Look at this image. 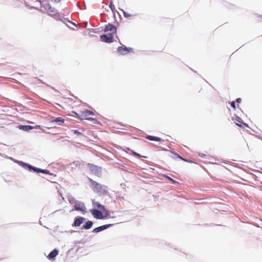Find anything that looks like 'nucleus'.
Listing matches in <instances>:
<instances>
[{
	"label": "nucleus",
	"mask_w": 262,
	"mask_h": 262,
	"mask_svg": "<svg viewBox=\"0 0 262 262\" xmlns=\"http://www.w3.org/2000/svg\"><path fill=\"white\" fill-rule=\"evenodd\" d=\"M118 52L122 55H125L128 52H130L132 51V48H127L125 47V46H119L117 49Z\"/></svg>",
	"instance_id": "9"
},
{
	"label": "nucleus",
	"mask_w": 262,
	"mask_h": 262,
	"mask_svg": "<svg viewBox=\"0 0 262 262\" xmlns=\"http://www.w3.org/2000/svg\"><path fill=\"white\" fill-rule=\"evenodd\" d=\"M128 150H130L132 152V154L134 156H135L136 157H143V158H147L146 156H143L141 155L140 154H138V153L133 151V150L130 149L129 148H128Z\"/></svg>",
	"instance_id": "21"
},
{
	"label": "nucleus",
	"mask_w": 262,
	"mask_h": 262,
	"mask_svg": "<svg viewBox=\"0 0 262 262\" xmlns=\"http://www.w3.org/2000/svg\"><path fill=\"white\" fill-rule=\"evenodd\" d=\"M231 106L233 108H235V103L234 101H233L231 102Z\"/></svg>",
	"instance_id": "29"
},
{
	"label": "nucleus",
	"mask_w": 262,
	"mask_h": 262,
	"mask_svg": "<svg viewBox=\"0 0 262 262\" xmlns=\"http://www.w3.org/2000/svg\"><path fill=\"white\" fill-rule=\"evenodd\" d=\"M85 220V218L81 216H77L75 217L74 223L72 224V226L74 227H79Z\"/></svg>",
	"instance_id": "10"
},
{
	"label": "nucleus",
	"mask_w": 262,
	"mask_h": 262,
	"mask_svg": "<svg viewBox=\"0 0 262 262\" xmlns=\"http://www.w3.org/2000/svg\"><path fill=\"white\" fill-rule=\"evenodd\" d=\"M89 168H90L91 172L97 176L100 177L102 174V169L101 167L97 165H95L93 164L89 163L88 164Z\"/></svg>",
	"instance_id": "4"
},
{
	"label": "nucleus",
	"mask_w": 262,
	"mask_h": 262,
	"mask_svg": "<svg viewBox=\"0 0 262 262\" xmlns=\"http://www.w3.org/2000/svg\"><path fill=\"white\" fill-rule=\"evenodd\" d=\"M232 120H233L235 122H239V123H243V121H242V119L240 117H237V116H235V117H233L232 118Z\"/></svg>",
	"instance_id": "23"
},
{
	"label": "nucleus",
	"mask_w": 262,
	"mask_h": 262,
	"mask_svg": "<svg viewBox=\"0 0 262 262\" xmlns=\"http://www.w3.org/2000/svg\"><path fill=\"white\" fill-rule=\"evenodd\" d=\"M74 209L76 211H80L83 213H85L86 212V207L85 206L84 204L79 201H77L76 202V203L74 205Z\"/></svg>",
	"instance_id": "5"
},
{
	"label": "nucleus",
	"mask_w": 262,
	"mask_h": 262,
	"mask_svg": "<svg viewBox=\"0 0 262 262\" xmlns=\"http://www.w3.org/2000/svg\"><path fill=\"white\" fill-rule=\"evenodd\" d=\"M73 132H74V134L77 136L82 135V134L77 130H73Z\"/></svg>",
	"instance_id": "27"
},
{
	"label": "nucleus",
	"mask_w": 262,
	"mask_h": 262,
	"mask_svg": "<svg viewBox=\"0 0 262 262\" xmlns=\"http://www.w3.org/2000/svg\"><path fill=\"white\" fill-rule=\"evenodd\" d=\"M104 31L105 32L110 31V33H112L114 35V33H116L117 29L114 25L108 24V25L105 26Z\"/></svg>",
	"instance_id": "11"
},
{
	"label": "nucleus",
	"mask_w": 262,
	"mask_h": 262,
	"mask_svg": "<svg viewBox=\"0 0 262 262\" xmlns=\"http://www.w3.org/2000/svg\"><path fill=\"white\" fill-rule=\"evenodd\" d=\"M109 7L110 8V9H111V10L113 12H114L115 11V6L114 5V4H113L112 2H110V5H109Z\"/></svg>",
	"instance_id": "25"
},
{
	"label": "nucleus",
	"mask_w": 262,
	"mask_h": 262,
	"mask_svg": "<svg viewBox=\"0 0 262 262\" xmlns=\"http://www.w3.org/2000/svg\"><path fill=\"white\" fill-rule=\"evenodd\" d=\"M199 155L200 157H202V158H205L206 155L205 154H201V153H199Z\"/></svg>",
	"instance_id": "31"
},
{
	"label": "nucleus",
	"mask_w": 262,
	"mask_h": 262,
	"mask_svg": "<svg viewBox=\"0 0 262 262\" xmlns=\"http://www.w3.org/2000/svg\"><path fill=\"white\" fill-rule=\"evenodd\" d=\"M113 225H114V224H105V225L95 228V229H94L93 230L92 232L94 233H97L100 232L101 231H102L104 230H106L107 228L112 227Z\"/></svg>",
	"instance_id": "8"
},
{
	"label": "nucleus",
	"mask_w": 262,
	"mask_h": 262,
	"mask_svg": "<svg viewBox=\"0 0 262 262\" xmlns=\"http://www.w3.org/2000/svg\"><path fill=\"white\" fill-rule=\"evenodd\" d=\"M61 0H51L52 2L54 3H59Z\"/></svg>",
	"instance_id": "33"
},
{
	"label": "nucleus",
	"mask_w": 262,
	"mask_h": 262,
	"mask_svg": "<svg viewBox=\"0 0 262 262\" xmlns=\"http://www.w3.org/2000/svg\"><path fill=\"white\" fill-rule=\"evenodd\" d=\"M114 35L112 33L104 34L100 35L101 40L103 42L110 43L113 42Z\"/></svg>",
	"instance_id": "6"
},
{
	"label": "nucleus",
	"mask_w": 262,
	"mask_h": 262,
	"mask_svg": "<svg viewBox=\"0 0 262 262\" xmlns=\"http://www.w3.org/2000/svg\"><path fill=\"white\" fill-rule=\"evenodd\" d=\"M176 156H177L179 158L181 159V160H183V161H186V162H189L188 161L183 159V158H182L180 156H179L177 154H175Z\"/></svg>",
	"instance_id": "30"
},
{
	"label": "nucleus",
	"mask_w": 262,
	"mask_h": 262,
	"mask_svg": "<svg viewBox=\"0 0 262 262\" xmlns=\"http://www.w3.org/2000/svg\"><path fill=\"white\" fill-rule=\"evenodd\" d=\"M82 119L88 120H90V121H93L94 122H96V120L95 119H94L93 118H91V117H89V118H88V117L82 118Z\"/></svg>",
	"instance_id": "26"
},
{
	"label": "nucleus",
	"mask_w": 262,
	"mask_h": 262,
	"mask_svg": "<svg viewBox=\"0 0 262 262\" xmlns=\"http://www.w3.org/2000/svg\"><path fill=\"white\" fill-rule=\"evenodd\" d=\"M18 128H19V129H20L22 130L28 132V131H30V130L32 129L34 127L31 125H20L18 126Z\"/></svg>",
	"instance_id": "14"
},
{
	"label": "nucleus",
	"mask_w": 262,
	"mask_h": 262,
	"mask_svg": "<svg viewBox=\"0 0 262 262\" xmlns=\"http://www.w3.org/2000/svg\"><path fill=\"white\" fill-rule=\"evenodd\" d=\"M92 205L94 206L97 207L99 209H102V210L105 209V206L104 205H102L100 203L95 201L94 200H92Z\"/></svg>",
	"instance_id": "18"
},
{
	"label": "nucleus",
	"mask_w": 262,
	"mask_h": 262,
	"mask_svg": "<svg viewBox=\"0 0 262 262\" xmlns=\"http://www.w3.org/2000/svg\"><path fill=\"white\" fill-rule=\"evenodd\" d=\"M61 17H62V18L63 19H64V20H60L61 21H62L63 24H64L65 25H66L68 27L70 28V27L68 26V25L67 24V23H69V24L74 26H76V25L75 23H74V22H72L71 21V20H70L68 18H65L63 15H61Z\"/></svg>",
	"instance_id": "17"
},
{
	"label": "nucleus",
	"mask_w": 262,
	"mask_h": 262,
	"mask_svg": "<svg viewBox=\"0 0 262 262\" xmlns=\"http://www.w3.org/2000/svg\"><path fill=\"white\" fill-rule=\"evenodd\" d=\"M121 11H122L123 13V15L124 16V17L125 18H127V17H129L130 16H131V14L127 13L126 12H125V11H124L123 9H119Z\"/></svg>",
	"instance_id": "24"
},
{
	"label": "nucleus",
	"mask_w": 262,
	"mask_h": 262,
	"mask_svg": "<svg viewBox=\"0 0 262 262\" xmlns=\"http://www.w3.org/2000/svg\"><path fill=\"white\" fill-rule=\"evenodd\" d=\"M68 200L70 204H75L76 202H77L78 200H75V199L71 195L69 194L68 196Z\"/></svg>",
	"instance_id": "20"
},
{
	"label": "nucleus",
	"mask_w": 262,
	"mask_h": 262,
	"mask_svg": "<svg viewBox=\"0 0 262 262\" xmlns=\"http://www.w3.org/2000/svg\"><path fill=\"white\" fill-rule=\"evenodd\" d=\"M11 160H13L14 162L18 164L20 166L23 167L24 168L28 169L30 171H33L37 173H43L47 174H51L50 171L47 169H43L39 168L36 167L28 163H25L23 161H18L14 159L13 158H9Z\"/></svg>",
	"instance_id": "1"
},
{
	"label": "nucleus",
	"mask_w": 262,
	"mask_h": 262,
	"mask_svg": "<svg viewBox=\"0 0 262 262\" xmlns=\"http://www.w3.org/2000/svg\"><path fill=\"white\" fill-rule=\"evenodd\" d=\"M103 211L105 213V216L104 218L108 219L111 217V216L110 215V212L108 210H107L105 208L103 210Z\"/></svg>",
	"instance_id": "22"
},
{
	"label": "nucleus",
	"mask_w": 262,
	"mask_h": 262,
	"mask_svg": "<svg viewBox=\"0 0 262 262\" xmlns=\"http://www.w3.org/2000/svg\"><path fill=\"white\" fill-rule=\"evenodd\" d=\"M89 115H94V113L93 112L89 110H85L82 112V116L83 118L86 117Z\"/></svg>",
	"instance_id": "19"
},
{
	"label": "nucleus",
	"mask_w": 262,
	"mask_h": 262,
	"mask_svg": "<svg viewBox=\"0 0 262 262\" xmlns=\"http://www.w3.org/2000/svg\"><path fill=\"white\" fill-rule=\"evenodd\" d=\"M93 225V222L91 221H87L82 227V229L86 230L90 229Z\"/></svg>",
	"instance_id": "15"
},
{
	"label": "nucleus",
	"mask_w": 262,
	"mask_h": 262,
	"mask_svg": "<svg viewBox=\"0 0 262 262\" xmlns=\"http://www.w3.org/2000/svg\"><path fill=\"white\" fill-rule=\"evenodd\" d=\"M89 180L91 183V187L93 191L100 195H104L107 192V187L104 185H102L97 182L88 178Z\"/></svg>",
	"instance_id": "3"
},
{
	"label": "nucleus",
	"mask_w": 262,
	"mask_h": 262,
	"mask_svg": "<svg viewBox=\"0 0 262 262\" xmlns=\"http://www.w3.org/2000/svg\"><path fill=\"white\" fill-rule=\"evenodd\" d=\"M90 212L93 215L94 217L96 219L103 220L104 219V216L103 215L102 212L98 209H92L90 210Z\"/></svg>",
	"instance_id": "7"
},
{
	"label": "nucleus",
	"mask_w": 262,
	"mask_h": 262,
	"mask_svg": "<svg viewBox=\"0 0 262 262\" xmlns=\"http://www.w3.org/2000/svg\"><path fill=\"white\" fill-rule=\"evenodd\" d=\"M58 251L55 249L53 250H52L50 253L49 254L48 257L49 259H51L54 258L58 254Z\"/></svg>",
	"instance_id": "13"
},
{
	"label": "nucleus",
	"mask_w": 262,
	"mask_h": 262,
	"mask_svg": "<svg viewBox=\"0 0 262 262\" xmlns=\"http://www.w3.org/2000/svg\"><path fill=\"white\" fill-rule=\"evenodd\" d=\"M241 101H242V99L240 98H238L236 99V101L237 103H240L241 102Z\"/></svg>",
	"instance_id": "32"
},
{
	"label": "nucleus",
	"mask_w": 262,
	"mask_h": 262,
	"mask_svg": "<svg viewBox=\"0 0 262 262\" xmlns=\"http://www.w3.org/2000/svg\"><path fill=\"white\" fill-rule=\"evenodd\" d=\"M64 122V119H62L60 117H57V118H56L55 119L52 120L51 121V123H55L56 124L60 125L62 123H63Z\"/></svg>",
	"instance_id": "12"
},
{
	"label": "nucleus",
	"mask_w": 262,
	"mask_h": 262,
	"mask_svg": "<svg viewBox=\"0 0 262 262\" xmlns=\"http://www.w3.org/2000/svg\"><path fill=\"white\" fill-rule=\"evenodd\" d=\"M236 125H237L239 127H242V125H241V124H238L237 123H236Z\"/></svg>",
	"instance_id": "34"
},
{
	"label": "nucleus",
	"mask_w": 262,
	"mask_h": 262,
	"mask_svg": "<svg viewBox=\"0 0 262 262\" xmlns=\"http://www.w3.org/2000/svg\"><path fill=\"white\" fill-rule=\"evenodd\" d=\"M40 11L42 12H45L47 11L48 15L54 17L56 19L58 20H64V19L62 18L61 14H60L55 8L52 7L50 4L48 3L41 5Z\"/></svg>",
	"instance_id": "2"
},
{
	"label": "nucleus",
	"mask_w": 262,
	"mask_h": 262,
	"mask_svg": "<svg viewBox=\"0 0 262 262\" xmlns=\"http://www.w3.org/2000/svg\"><path fill=\"white\" fill-rule=\"evenodd\" d=\"M166 178L169 180H170L173 184H175V183H178V182L175 181L174 180L172 179V178H171L170 177H168L167 176Z\"/></svg>",
	"instance_id": "28"
},
{
	"label": "nucleus",
	"mask_w": 262,
	"mask_h": 262,
	"mask_svg": "<svg viewBox=\"0 0 262 262\" xmlns=\"http://www.w3.org/2000/svg\"><path fill=\"white\" fill-rule=\"evenodd\" d=\"M62 200H64V198L63 197H62Z\"/></svg>",
	"instance_id": "35"
},
{
	"label": "nucleus",
	"mask_w": 262,
	"mask_h": 262,
	"mask_svg": "<svg viewBox=\"0 0 262 262\" xmlns=\"http://www.w3.org/2000/svg\"><path fill=\"white\" fill-rule=\"evenodd\" d=\"M146 138L149 140L154 141L161 142L162 141V139L159 137L150 136V135H148L147 136H146Z\"/></svg>",
	"instance_id": "16"
}]
</instances>
